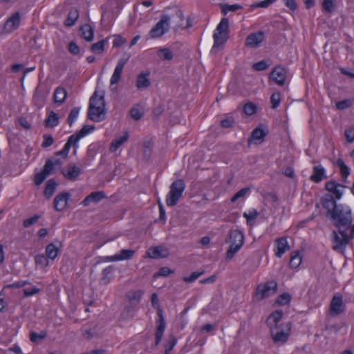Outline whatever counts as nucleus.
<instances>
[{"label":"nucleus","instance_id":"f257e3e1","mask_svg":"<svg viewBox=\"0 0 354 354\" xmlns=\"http://www.w3.org/2000/svg\"><path fill=\"white\" fill-rule=\"evenodd\" d=\"M327 218L331 223L337 228L333 230L331 234L333 249L343 253L346 247L354 237L351 235L353 216L352 211L348 205L339 204L327 214Z\"/></svg>","mask_w":354,"mask_h":354},{"label":"nucleus","instance_id":"f03ea898","mask_svg":"<svg viewBox=\"0 0 354 354\" xmlns=\"http://www.w3.org/2000/svg\"><path fill=\"white\" fill-rule=\"evenodd\" d=\"M105 102L104 93L99 96L95 91L90 98L88 118L94 122H101L105 118Z\"/></svg>","mask_w":354,"mask_h":354},{"label":"nucleus","instance_id":"7ed1b4c3","mask_svg":"<svg viewBox=\"0 0 354 354\" xmlns=\"http://www.w3.org/2000/svg\"><path fill=\"white\" fill-rule=\"evenodd\" d=\"M228 29L229 20L227 18H222L213 35L214 45L211 49V53L216 54L219 47L226 42L227 40Z\"/></svg>","mask_w":354,"mask_h":354},{"label":"nucleus","instance_id":"20e7f679","mask_svg":"<svg viewBox=\"0 0 354 354\" xmlns=\"http://www.w3.org/2000/svg\"><path fill=\"white\" fill-rule=\"evenodd\" d=\"M151 306L157 310L158 319L156 321L157 326L155 331L154 346H157L161 342L165 327L166 322L163 316V311L158 304V298L156 293L151 295Z\"/></svg>","mask_w":354,"mask_h":354},{"label":"nucleus","instance_id":"39448f33","mask_svg":"<svg viewBox=\"0 0 354 354\" xmlns=\"http://www.w3.org/2000/svg\"><path fill=\"white\" fill-rule=\"evenodd\" d=\"M185 188V184L183 180H174L170 185L169 192L166 197L167 205L169 207L176 205L182 197Z\"/></svg>","mask_w":354,"mask_h":354},{"label":"nucleus","instance_id":"423d86ee","mask_svg":"<svg viewBox=\"0 0 354 354\" xmlns=\"http://www.w3.org/2000/svg\"><path fill=\"white\" fill-rule=\"evenodd\" d=\"M271 333V336L273 341L277 342L285 343L288 340L289 333L291 328V323L287 322L280 324L279 326L269 327Z\"/></svg>","mask_w":354,"mask_h":354},{"label":"nucleus","instance_id":"0eeeda50","mask_svg":"<svg viewBox=\"0 0 354 354\" xmlns=\"http://www.w3.org/2000/svg\"><path fill=\"white\" fill-rule=\"evenodd\" d=\"M170 17L167 15L161 16L160 20L149 31L151 38L156 39L160 37L165 34L170 28Z\"/></svg>","mask_w":354,"mask_h":354},{"label":"nucleus","instance_id":"6e6552de","mask_svg":"<svg viewBox=\"0 0 354 354\" xmlns=\"http://www.w3.org/2000/svg\"><path fill=\"white\" fill-rule=\"evenodd\" d=\"M277 289V283L274 281H268L265 283H260L257 286L255 296L258 297V300H262L265 298L268 297L272 292V294H274Z\"/></svg>","mask_w":354,"mask_h":354},{"label":"nucleus","instance_id":"1a4fd4ad","mask_svg":"<svg viewBox=\"0 0 354 354\" xmlns=\"http://www.w3.org/2000/svg\"><path fill=\"white\" fill-rule=\"evenodd\" d=\"M344 189V186L335 180H330L326 183V189L329 192L328 195L332 196L333 198L337 200H339L342 198Z\"/></svg>","mask_w":354,"mask_h":354},{"label":"nucleus","instance_id":"9d476101","mask_svg":"<svg viewBox=\"0 0 354 354\" xmlns=\"http://www.w3.org/2000/svg\"><path fill=\"white\" fill-rule=\"evenodd\" d=\"M345 306L340 294H335L330 302V313L332 316H336L344 310Z\"/></svg>","mask_w":354,"mask_h":354},{"label":"nucleus","instance_id":"9b49d317","mask_svg":"<svg viewBox=\"0 0 354 354\" xmlns=\"http://www.w3.org/2000/svg\"><path fill=\"white\" fill-rule=\"evenodd\" d=\"M286 74L287 71L285 68L277 66L270 73L269 78L275 82L278 85L283 86L285 84Z\"/></svg>","mask_w":354,"mask_h":354},{"label":"nucleus","instance_id":"f8f14e48","mask_svg":"<svg viewBox=\"0 0 354 354\" xmlns=\"http://www.w3.org/2000/svg\"><path fill=\"white\" fill-rule=\"evenodd\" d=\"M71 194L69 192H64L57 194L54 198V207L57 212L64 210L68 203V200L70 198Z\"/></svg>","mask_w":354,"mask_h":354},{"label":"nucleus","instance_id":"ddd939ff","mask_svg":"<svg viewBox=\"0 0 354 354\" xmlns=\"http://www.w3.org/2000/svg\"><path fill=\"white\" fill-rule=\"evenodd\" d=\"M19 23L20 13L19 12H16L6 20L3 26V30L6 32H11L18 28Z\"/></svg>","mask_w":354,"mask_h":354},{"label":"nucleus","instance_id":"4468645a","mask_svg":"<svg viewBox=\"0 0 354 354\" xmlns=\"http://www.w3.org/2000/svg\"><path fill=\"white\" fill-rule=\"evenodd\" d=\"M264 39V32L263 31H258L250 34L245 39V46L248 47L255 48L257 47Z\"/></svg>","mask_w":354,"mask_h":354},{"label":"nucleus","instance_id":"2eb2a0df","mask_svg":"<svg viewBox=\"0 0 354 354\" xmlns=\"http://www.w3.org/2000/svg\"><path fill=\"white\" fill-rule=\"evenodd\" d=\"M128 58H121L119 59L115 68L113 74L111 77L110 83L111 85L118 83L119 81L120 80L121 74L122 73L124 66L128 62Z\"/></svg>","mask_w":354,"mask_h":354},{"label":"nucleus","instance_id":"dca6fc26","mask_svg":"<svg viewBox=\"0 0 354 354\" xmlns=\"http://www.w3.org/2000/svg\"><path fill=\"white\" fill-rule=\"evenodd\" d=\"M290 249L286 237H281L275 241V255L281 258L283 254Z\"/></svg>","mask_w":354,"mask_h":354},{"label":"nucleus","instance_id":"f3484780","mask_svg":"<svg viewBox=\"0 0 354 354\" xmlns=\"http://www.w3.org/2000/svg\"><path fill=\"white\" fill-rule=\"evenodd\" d=\"M149 75V71H143L137 76L136 87L138 89H146L150 86L151 82L149 79L148 78Z\"/></svg>","mask_w":354,"mask_h":354},{"label":"nucleus","instance_id":"a211bd4d","mask_svg":"<svg viewBox=\"0 0 354 354\" xmlns=\"http://www.w3.org/2000/svg\"><path fill=\"white\" fill-rule=\"evenodd\" d=\"M147 254L151 259L166 258L169 255V251L162 246H156L150 248L147 251Z\"/></svg>","mask_w":354,"mask_h":354},{"label":"nucleus","instance_id":"6ab92c4d","mask_svg":"<svg viewBox=\"0 0 354 354\" xmlns=\"http://www.w3.org/2000/svg\"><path fill=\"white\" fill-rule=\"evenodd\" d=\"M135 254V250L131 249H122L118 254L109 257L111 261L131 259Z\"/></svg>","mask_w":354,"mask_h":354},{"label":"nucleus","instance_id":"aec40b11","mask_svg":"<svg viewBox=\"0 0 354 354\" xmlns=\"http://www.w3.org/2000/svg\"><path fill=\"white\" fill-rule=\"evenodd\" d=\"M327 178L326 171L322 165H319L313 167L311 180L315 183H319Z\"/></svg>","mask_w":354,"mask_h":354},{"label":"nucleus","instance_id":"412c9836","mask_svg":"<svg viewBox=\"0 0 354 354\" xmlns=\"http://www.w3.org/2000/svg\"><path fill=\"white\" fill-rule=\"evenodd\" d=\"M283 311L281 310H277L272 312L268 317L266 323L269 327L279 326V322L283 317Z\"/></svg>","mask_w":354,"mask_h":354},{"label":"nucleus","instance_id":"4be33fe9","mask_svg":"<svg viewBox=\"0 0 354 354\" xmlns=\"http://www.w3.org/2000/svg\"><path fill=\"white\" fill-rule=\"evenodd\" d=\"M337 200L333 198L332 196L325 195L320 200V203L322 207L327 211L326 214L331 210L333 209L338 205L336 203Z\"/></svg>","mask_w":354,"mask_h":354},{"label":"nucleus","instance_id":"5701e85b","mask_svg":"<svg viewBox=\"0 0 354 354\" xmlns=\"http://www.w3.org/2000/svg\"><path fill=\"white\" fill-rule=\"evenodd\" d=\"M80 31L81 32V37L87 41H91L94 37V30L91 26L88 24L82 25Z\"/></svg>","mask_w":354,"mask_h":354},{"label":"nucleus","instance_id":"b1692460","mask_svg":"<svg viewBox=\"0 0 354 354\" xmlns=\"http://www.w3.org/2000/svg\"><path fill=\"white\" fill-rule=\"evenodd\" d=\"M266 134L267 133L262 128L258 127L252 131L250 138L248 139V143L250 144L252 140L258 141L259 143H261Z\"/></svg>","mask_w":354,"mask_h":354},{"label":"nucleus","instance_id":"393cba45","mask_svg":"<svg viewBox=\"0 0 354 354\" xmlns=\"http://www.w3.org/2000/svg\"><path fill=\"white\" fill-rule=\"evenodd\" d=\"M67 97V92L66 89L62 87H57L55 88L53 94V99L55 104H63Z\"/></svg>","mask_w":354,"mask_h":354},{"label":"nucleus","instance_id":"a878e982","mask_svg":"<svg viewBox=\"0 0 354 354\" xmlns=\"http://www.w3.org/2000/svg\"><path fill=\"white\" fill-rule=\"evenodd\" d=\"M81 173V169L74 165H69L67 173L62 171L63 175L70 180H75Z\"/></svg>","mask_w":354,"mask_h":354},{"label":"nucleus","instance_id":"bb28decb","mask_svg":"<svg viewBox=\"0 0 354 354\" xmlns=\"http://www.w3.org/2000/svg\"><path fill=\"white\" fill-rule=\"evenodd\" d=\"M230 243H244V234L239 230H232L229 232Z\"/></svg>","mask_w":354,"mask_h":354},{"label":"nucleus","instance_id":"cd10ccee","mask_svg":"<svg viewBox=\"0 0 354 354\" xmlns=\"http://www.w3.org/2000/svg\"><path fill=\"white\" fill-rule=\"evenodd\" d=\"M59 252L60 249L53 243H49L46 248V255L48 259L51 260H54Z\"/></svg>","mask_w":354,"mask_h":354},{"label":"nucleus","instance_id":"c85d7f7f","mask_svg":"<svg viewBox=\"0 0 354 354\" xmlns=\"http://www.w3.org/2000/svg\"><path fill=\"white\" fill-rule=\"evenodd\" d=\"M57 185V182L53 178L47 181L44 192L46 198L48 199L53 196L56 189Z\"/></svg>","mask_w":354,"mask_h":354},{"label":"nucleus","instance_id":"c756f323","mask_svg":"<svg viewBox=\"0 0 354 354\" xmlns=\"http://www.w3.org/2000/svg\"><path fill=\"white\" fill-rule=\"evenodd\" d=\"M59 123V117L54 111H50L48 116L45 120V127L47 128H53Z\"/></svg>","mask_w":354,"mask_h":354},{"label":"nucleus","instance_id":"7c9ffc66","mask_svg":"<svg viewBox=\"0 0 354 354\" xmlns=\"http://www.w3.org/2000/svg\"><path fill=\"white\" fill-rule=\"evenodd\" d=\"M128 138V133L126 132L123 136H120L119 138L113 140L111 142L110 146V151L112 152L117 151L122 144L127 141Z\"/></svg>","mask_w":354,"mask_h":354},{"label":"nucleus","instance_id":"2f4dec72","mask_svg":"<svg viewBox=\"0 0 354 354\" xmlns=\"http://www.w3.org/2000/svg\"><path fill=\"white\" fill-rule=\"evenodd\" d=\"M335 165L339 169L340 174L342 178L346 180L350 174V170L348 166L344 163V160L341 158H338L336 160Z\"/></svg>","mask_w":354,"mask_h":354},{"label":"nucleus","instance_id":"473e14b6","mask_svg":"<svg viewBox=\"0 0 354 354\" xmlns=\"http://www.w3.org/2000/svg\"><path fill=\"white\" fill-rule=\"evenodd\" d=\"M243 243H230V245L226 252V259H231L234 257L235 254L241 248Z\"/></svg>","mask_w":354,"mask_h":354},{"label":"nucleus","instance_id":"72a5a7b5","mask_svg":"<svg viewBox=\"0 0 354 354\" xmlns=\"http://www.w3.org/2000/svg\"><path fill=\"white\" fill-rule=\"evenodd\" d=\"M157 55L161 60H171L174 57L173 53L171 50L168 48H162L158 49Z\"/></svg>","mask_w":354,"mask_h":354},{"label":"nucleus","instance_id":"f704fd0d","mask_svg":"<svg viewBox=\"0 0 354 354\" xmlns=\"http://www.w3.org/2000/svg\"><path fill=\"white\" fill-rule=\"evenodd\" d=\"M78 11L76 9L71 10L68 14L66 19L64 21V26H73L75 21H77L78 18Z\"/></svg>","mask_w":354,"mask_h":354},{"label":"nucleus","instance_id":"c9c22d12","mask_svg":"<svg viewBox=\"0 0 354 354\" xmlns=\"http://www.w3.org/2000/svg\"><path fill=\"white\" fill-rule=\"evenodd\" d=\"M108 39H102L91 46V50L96 54H101L104 50V46L107 43Z\"/></svg>","mask_w":354,"mask_h":354},{"label":"nucleus","instance_id":"e433bc0d","mask_svg":"<svg viewBox=\"0 0 354 354\" xmlns=\"http://www.w3.org/2000/svg\"><path fill=\"white\" fill-rule=\"evenodd\" d=\"M176 343V337L173 334H170L165 345V354H170Z\"/></svg>","mask_w":354,"mask_h":354},{"label":"nucleus","instance_id":"4c0bfd02","mask_svg":"<svg viewBox=\"0 0 354 354\" xmlns=\"http://www.w3.org/2000/svg\"><path fill=\"white\" fill-rule=\"evenodd\" d=\"M113 270V266H109L106 268H105L102 270V277L101 278V283L106 285L109 283L111 279V274Z\"/></svg>","mask_w":354,"mask_h":354},{"label":"nucleus","instance_id":"58836bf2","mask_svg":"<svg viewBox=\"0 0 354 354\" xmlns=\"http://www.w3.org/2000/svg\"><path fill=\"white\" fill-rule=\"evenodd\" d=\"M220 6L224 15H226L228 12H235L237 10L243 8V7L239 4L229 5L227 3H221Z\"/></svg>","mask_w":354,"mask_h":354},{"label":"nucleus","instance_id":"ea45409f","mask_svg":"<svg viewBox=\"0 0 354 354\" xmlns=\"http://www.w3.org/2000/svg\"><path fill=\"white\" fill-rule=\"evenodd\" d=\"M301 262V257L298 252L292 254L289 262V265L292 268H297Z\"/></svg>","mask_w":354,"mask_h":354},{"label":"nucleus","instance_id":"a19ab883","mask_svg":"<svg viewBox=\"0 0 354 354\" xmlns=\"http://www.w3.org/2000/svg\"><path fill=\"white\" fill-rule=\"evenodd\" d=\"M257 111V107L256 104L252 102H248L245 103L243 106V112L247 115H252L256 113Z\"/></svg>","mask_w":354,"mask_h":354},{"label":"nucleus","instance_id":"79ce46f5","mask_svg":"<svg viewBox=\"0 0 354 354\" xmlns=\"http://www.w3.org/2000/svg\"><path fill=\"white\" fill-rule=\"evenodd\" d=\"M290 300L291 295L288 292H284L277 297L275 303L280 306H284L288 304Z\"/></svg>","mask_w":354,"mask_h":354},{"label":"nucleus","instance_id":"37998d69","mask_svg":"<svg viewBox=\"0 0 354 354\" xmlns=\"http://www.w3.org/2000/svg\"><path fill=\"white\" fill-rule=\"evenodd\" d=\"M80 107H74L73 108L68 116L67 122L70 127H71L73 122L75 121L77 118L78 117L80 113Z\"/></svg>","mask_w":354,"mask_h":354},{"label":"nucleus","instance_id":"c03bdc74","mask_svg":"<svg viewBox=\"0 0 354 354\" xmlns=\"http://www.w3.org/2000/svg\"><path fill=\"white\" fill-rule=\"evenodd\" d=\"M142 294L143 292L140 290H132L127 292L126 296L130 301H136L139 302Z\"/></svg>","mask_w":354,"mask_h":354},{"label":"nucleus","instance_id":"a18cd8bd","mask_svg":"<svg viewBox=\"0 0 354 354\" xmlns=\"http://www.w3.org/2000/svg\"><path fill=\"white\" fill-rule=\"evenodd\" d=\"M88 196L93 203H97L106 197L104 192L102 191L91 192Z\"/></svg>","mask_w":354,"mask_h":354},{"label":"nucleus","instance_id":"49530a36","mask_svg":"<svg viewBox=\"0 0 354 354\" xmlns=\"http://www.w3.org/2000/svg\"><path fill=\"white\" fill-rule=\"evenodd\" d=\"M35 261L37 265L41 267H46L48 265V258L44 254H37L35 257Z\"/></svg>","mask_w":354,"mask_h":354},{"label":"nucleus","instance_id":"de8ad7c7","mask_svg":"<svg viewBox=\"0 0 354 354\" xmlns=\"http://www.w3.org/2000/svg\"><path fill=\"white\" fill-rule=\"evenodd\" d=\"M46 333L41 331L40 333H37L36 332H30V339L32 342H37L39 340L43 339L46 337Z\"/></svg>","mask_w":354,"mask_h":354},{"label":"nucleus","instance_id":"09e8293b","mask_svg":"<svg viewBox=\"0 0 354 354\" xmlns=\"http://www.w3.org/2000/svg\"><path fill=\"white\" fill-rule=\"evenodd\" d=\"M281 102V94L279 92H276L272 94L270 97V102L272 104V108L276 109Z\"/></svg>","mask_w":354,"mask_h":354},{"label":"nucleus","instance_id":"8fccbe9b","mask_svg":"<svg viewBox=\"0 0 354 354\" xmlns=\"http://www.w3.org/2000/svg\"><path fill=\"white\" fill-rule=\"evenodd\" d=\"M41 217V216L39 214H35L33 216L24 220L23 226L24 227H29L30 226L35 223Z\"/></svg>","mask_w":354,"mask_h":354},{"label":"nucleus","instance_id":"3c124183","mask_svg":"<svg viewBox=\"0 0 354 354\" xmlns=\"http://www.w3.org/2000/svg\"><path fill=\"white\" fill-rule=\"evenodd\" d=\"M68 50L71 54L77 55L80 54V48L75 41H71L68 43Z\"/></svg>","mask_w":354,"mask_h":354},{"label":"nucleus","instance_id":"603ef678","mask_svg":"<svg viewBox=\"0 0 354 354\" xmlns=\"http://www.w3.org/2000/svg\"><path fill=\"white\" fill-rule=\"evenodd\" d=\"M54 163H53L52 159H47L46 160L45 165L43 167L42 171L48 176L53 172V170L54 169Z\"/></svg>","mask_w":354,"mask_h":354},{"label":"nucleus","instance_id":"864d4df0","mask_svg":"<svg viewBox=\"0 0 354 354\" xmlns=\"http://www.w3.org/2000/svg\"><path fill=\"white\" fill-rule=\"evenodd\" d=\"M95 129L94 126L84 125L83 127L77 133L81 138H84L88 133H91Z\"/></svg>","mask_w":354,"mask_h":354},{"label":"nucleus","instance_id":"5fc2aeb1","mask_svg":"<svg viewBox=\"0 0 354 354\" xmlns=\"http://www.w3.org/2000/svg\"><path fill=\"white\" fill-rule=\"evenodd\" d=\"M258 215L259 213L255 209H253L248 212L243 213V217L246 218L248 223L250 222V221L255 220Z\"/></svg>","mask_w":354,"mask_h":354},{"label":"nucleus","instance_id":"6e6d98bb","mask_svg":"<svg viewBox=\"0 0 354 354\" xmlns=\"http://www.w3.org/2000/svg\"><path fill=\"white\" fill-rule=\"evenodd\" d=\"M204 273L203 271L202 272H194L191 274L189 277H184L183 278V280L186 283H192L196 279H197L201 275H202Z\"/></svg>","mask_w":354,"mask_h":354},{"label":"nucleus","instance_id":"4d7b16f0","mask_svg":"<svg viewBox=\"0 0 354 354\" xmlns=\"http://www.w3.org/2000/svg\"><path fill=\"white\" fill-rule=\"evenodd\" d=\"M82 138L80 136V135L77 133H75L73 135H71L67 140V141L72 145V147L75 149L77 147V143L79 140Z\"/></svg>","mask_w":354,"mask_h":354},{"label":"nucleus","instance_id":"13d9d810","mask_svg":"<svg viewBox=\"0 0 354 354\" xmlns=\"http://www.w3.org/2000/svg\"><path fill=\"white\" fill-rule=\"evenodd\" d=\"M43 138L44 140L41 144V147L43 148H47L53 144L54 139L50 134H44L43 136Z\"/></svg>","mask_w":354,"mask_h":354},{"label":"nucleus","instance_id":"bf43d9fd","mask_svg":"<svg viewBox=\"0 0 354 354\" xmlns=\"http://www.w3.org/2000/svg\"><path fill=\"white\" fill-rule=\"evenodd\" d=\"M173 272H174V271L172 270H171L170 268H169L168 267H162L161 268H160L158 272L155 273L154 277H160V276L161 277H167L169 274H170Z\"/></svg>","mask_w":354,"mask_h":354},{"label":"nucleus","instance_id":"052dcab7","mask_svg":"<svg viewBox=\"0 0 354 354\" xmlns=\"http://www.w3.org/2000/svg\"><path fill=\"white\" fill-rule=\"evenodd\" d=\"M40 289L36 286H32L31 288H24L23 290L24 295L25 297H28L39 293Z\"/></svg>","mask_w":354,"mask_h":354},{"label":"nucleus","instance_id":"680f3d73","mask_svg":"<svg viewBox=\"0 0 354 354\" xmlns=\"http://www.w3.org/2000/svg\"><path fill=\"white\" fill-rule=\"evenodd\" d=\"M268 67V65L267 64V62L264 60L258 62L254 64L252 66L253 69H254L255 71H264V70L267 69Z\"/></svg>","mask_w":354,"mask_h":354},{"label":"nucleus","instance_id":"e2e57ef3","mask_svg":"<svg viewBox=\"0 0 354 354\" xmlns=\"http://www.w3.org/2000/svg\"><path fill=\"white\" fill-rule=\"evenodd\" d=\"M345 136L347 142H353L354 141V127H350L345 131Z\"/></svg>","mask_w":354,"mask_h":354},{"label":"nucleus","instance_id":"0e129e2a","mask_svg":"<svg viewBox=\"0 0 354 354\" xmlns=\"http://www.w3.org/2000/svg\"><path fill=\"white\" fill-rule=\"evenodd\" d=\"M47 175L41 170L35 176V183L37 185H41L46 179Z\"/></svg>","mask_w":354,"mask_h":354},{"label":"nucleus","instance_id":"69168bd1","mask_svg":"<svg viewBox=\"0 0 354 354\" xmlns=\"http://www.w3.org/2000/svg\"><path fill=\"white\" fill-rule=\"evenodd\" d=\"M234 122V121L232 117H227L221 121V126L223 128H230L233 127Z\"/></svg>","mask_w":354,"mask_h":354},{"label":"nucleus","instance_id":"338daca9","mask_svg":"<svg viewBox=\"0 0 354 354\" xmlns=\"http://www.w3.org/2000/svg\"><path fill=\"white\" fill-rule=\"evenodd\" d=\"M130 114L131 118L135 120H139L142 116V113L140 111V110L134 107L131 109Z\"/></svg>","mask_w":354,"mask_h":354},{"label":"nucleus","instance_id":"774afa93","mask_svg":"<svg viewBox=\"0 0 354 354\" xmlns=\"http://www.w3.org/2000/svg\"><path fill=\"white\" fill-rule=\"evenodd\" d=\"M164 110V106L161 104H158L153 110V116L158 118L163 113Z\"/></svg>","mask_w":354,"mask_h":354}]
</instances>
